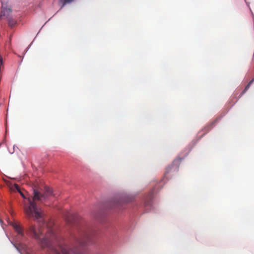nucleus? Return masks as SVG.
Instances as JSON below:
<instances>
[{"label":"nucleus","mask_w":254,"mask_h":254,"mask_svg":"<svg viewBox=\"0 0 254 254\" xmlns=\"http://www.w3.org/2000/svg\"><path fill=\"white\" fill-rule=\"evenodd\" d=\"M174 165H171L170 166H169L167 168H166V173H165V175H166L167 174L169 173V172H171L172 170L173 169H174Z\"/></svg>","instance_id":"nucleus-5"},{"label":"nucleus","mask_w":254,"mask_h":254,"mask_svg":"<svg viewBox=\"0 0 254 254\" xmlns=\"http://www.w3.org/2000/svg\"><path fill=\"white\" fill-rule=\"evenodd\" d=\"M33 193L32 198H28L27 202H24V210L28 218H33L39 223L38 229L31 225L29 231L33 237L39 240L41 246L53 251L55 254H84L81 248L92 239L90 232L85 230L80 231L78 236L75 238V246L73 249H69L55 231L53 227L54 222L50 221L48 223H45L44 213L40 208L37 207L35 202L36 200H44L52 195V190L46 187L44 194H41L36 190H34Z\"/></svg>","instance_id":"nucleus-1"},{"label":"nucleus","mask_w":254,"mask_h":254,"mask_svg":"<svg viewBox=\"0 0 254 254\" xmlns=\"http://www.w3.org/2000/svg\"><path fill=\"white\" fill-rule=\"evenodd\" d=\"M6 11H8V10L9 12H11V9H10V8H8V9H6Z\"/></svg>","instance_id":"nucleus-9"},{"label":"nucleus","mask_w":254,"mask_h":254,"mask_svg":"<svg viewBox=\"0 0 254 254\" xmlns=\"http://www.w3.org/2000/svg\"><path fill=\"white\" fill-rule=\"evenodd\" d=\"M11 225L14 229L19 237H22L24 236L23 229L19 224L15 222H11Z\"/></svg>","instance_id":"nucleus-2"},{"label":"nucleus","mask_w":254,"mask_h":254,"mask_svg":"<svg viewBox=\"0 0 254 254\" xmlns=\"http://www.w3.org/2000/svg\"><path fill=\"white\" fill-rule=\"evenodd\" d=\"M252 82H253V80H252L251 82H250L248 83V84L246 86V87H245V89L244 90V91L241 93L240 96H242L248 90V89L250 87V84H251V83Z\"/></svg>","instance_id":"nucleus-4"},{"label":"nucleus","mask_w":254,"mask_h":254,"mask_svg":"<svg viewBox=\"0 0 254 254\" xmlns=\"http://www.w3.org/2000/svg\"><path fill=\"white\" fill-rule=\"evenodd\" d=\"M74 0H63V5L62 6V8L64 6V5L68 3H70L72 1H73Z\"/></svg>","instance_id":"nucleus-6"},{"label":"nucleus","mask_w":254,"mask_h":254,"mask_svg":"<svg viewBox=\"0 0 254 254\" xmlns=\"http://www.w3.org/2000/svg\"><path fill=\"white\" fill-rule=\"evenodd\" d=\"M14 23H15V22H14V21H10V20L9 21V24L10 25H11V26H12L13 25H14Z\"/></svg>","instance_id":"nucleus-8"},{"label":"nucleus","mask_w":254,"mask_h":254,"mask_svg":"<svg viewBox=\"0 0 254 254\" xmlns=\"http://www.w3.org/2000/svg\"><path fill=\"white\" fill-rule=\"evenodd\" d=\"M66 220L69 223H72V220H74V216L70 213L66 216Z\"/></svg>","instance_id":"nucleus-3"},{"label":"nucleus","mask_w":254,"mask_h":254,"mask_svg":"<svg viewBox=\"0 0 254 254\" xmlns=\"http://www.w3.org/2000/svg\"><path fill=\"white\" fill-rule=\"evenodd\" d=\"M16 188L17 190V191L20 193V195H21V196L24 198H26L25 196H24V194L23 193V192H22L21 191V190H20L19 188H18V185H16Z\"/></svg>","instance_id":"nucleus-7"}]
</instances>
